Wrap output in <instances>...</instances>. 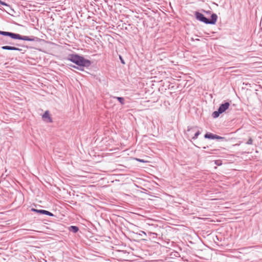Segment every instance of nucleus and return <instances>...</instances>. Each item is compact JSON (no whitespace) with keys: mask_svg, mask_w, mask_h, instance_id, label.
I'll return each instance as SVG.
<instances>
[{"mask_svg":"<svg viewBox=\"0 0 262 262\" xmlns=\"http://www.w3.org/2000/svg\"><path fill=\"white\" fill-rule=\"evenodd\" d=\"M0 35L4 36L9 37L10 38L15 40H22L29 41H37L38 38L37 37L33 36H23L18 33L11 32L3 31L0 30Z\"/></svg>","mask_w":262,"mask_h":262,"instance_id":"obj_2","label":"nucleus"},{"mask_svg":"<svg viewBox=\"0 0 262 262\" xmlns=\"http://www.w3.org/2000/svg\"><path fill=\"white\" fill-rule=\"evenodd\" d=\"M69 231L76 233H77L79 230V228L76 226H71L69 227Z\"/></svg>","mask_w":262,"mask_h":262,"instance_id":"obj_10","label":"nucleus"},{"mask_svg":"<svg viewBox=\"0 0 262 262\" xmlns=\"http://www.w3.org/2000/svg\"><path fill=\"white\" fill-rule=\"evenodd\" d=\"M42 118L46 120V122L51 123L52 122V119L50 116V113L48 111H46L42 116Z\"/></svg>","mask_w":262,"mask_h":262,"instance_id":"obj_8","label":"nucleus"},{"mask_svg":"<svg viewBox=\"0 0 262 262\" xmlns=\"http://www.w3.org/2000/svg\"><path fill=\"white\" fill-rule=\"evenodd\" d=\"M230 102L226 101L219 106L217 111H214L212 114V116L213 118H217L219 117L220 115L224 113L227 110L230 106Z\"/></svg>","mask_w":262,"mask_h":262,"instance_id":"obj_4","label":"nucleus"},{"mask_svg":"<svg viewBox=\"0 0 262 262\" xmlns=\"http://www.w3.org/2000/svg\"><path fill=\"white\" fill-rule=\"evenodd\" d=\"M204 138L206 139H212V140H213V139L223 140V139H225V138L223 137H221V136H218L215 134H212L211 133H209V132H207V133L205 134V135H204Z\"/></svg>","mask_w":262,"mask_h":262,"instance_id":"obj_5","label":"nucleus"},{"mask_svg":"<svg viewBox=\"0 0 262 262\" xmlns=\"http://www.w3.org/2000/svg\"><path fill=\"white\" fill-rule=\"evenodd\" d=\"M141 232H142V234H144L146 235V233H145V232L144 231H141Z\"/></svg>","mask_w":262,"mask_h":262,"instance_id":"obj_20","label":"nucleus"},{"mask_svg":"<svg viewBox=\"0 0 262 262\" xmlns=\"http://www.w3.org/2000/svg\"><path fill=\"white\" fill-rule=\"evenodd\" d=\"M137 160L139 161V162H144V160H142V159H137Z\"/></svg>","mask_w":262,"mask_h":262,"instance_id":"obj_19","label":"nucleus"},{"mask_svg":"<svg viewBox=\"0 0 262 262\" xmlns=\"http://www.w3.org/2000/svg\"><path fill=\"white\" fill-rule=\"evenodd\" d=\"M203 11L206 13V14H211V11H205V10H203Z\"/></svg>","mask_w":262,"mask_h":262,"instance_id":"obj_18","label":"nucleus"},{"mask_svg":"<svg viewBox=\"0 0 262 262\" xmlns=\"http://www.w3.org/2000/svg\"><path fill=\"white\" fill-rule=\"evenodd\" d=\"M197 128V126H188L187 131L190 133L195 132Z\"/></svg>","mask_w":262,"mask_h":262,"instance_id":"obj_12","label":"nucleus"},{"mask_svg":"<svg viewBox=\"0 0 262 262\" xmlns=\"http://www.w3.org/2000/svg\"><path fill=\"white\" fill-rule=\"evenodd\" d=\"M31 210L33 212H35L40 214H45L50 216H54V215L52 212L46 210L37 209L33 208H31Z\"/></svg>","mask_w":262,"mask_h":262,"instance_id":"obj_6","label":"nucleus"},{"mask_svg":"<svg viewBox=\"0 0 262 262\" xmlns=\"http://www.w3.org/2000/svg\"><path fill=\"white\" fill-rule=\"evenodd\" d=\"M0 4L3 6H9L6 3L2 1H0Z\"/></svg>","mask_w":262,"mask_h":262,"instance_id":"obj_16","label":"nucleus"},{"mask_svg":"<svg viewBox=\"0 0 262 262\" xmlns=\"http://www.w3.org/2000/svg\"><path fill=\"white\" fill-rule=\"evenodd\" d=\"M1 43L3 45H14V43L10 41V39L6 37L0 38Z\"/></svg>","mask_w":262,"mask_h":262,"instance_id":"obj_9","label":"nucleus"},{"mask_svg":"<svg viewBox=\"0 0 262 262\" xmlns=\"http://www.w3.org/2000/svg\"><path fill=\"white\" fill-rule=\"evenodd\" d=\"M119 59H120L121 62L122 64H125V61H124V59H123V57H122V56L119 55Z\"/></svg>","mask_w":262,"mask_h":262,"instance_id":"obj_15","label":"nucleus"},{"mask_svg":"<svg viewBox=\"0 0 262 262\" xmlns=\"http://www.w3.org/2000/svg\"><path fill=\"white\" fill-rule=\"evenodd\" d=\"M113 98L116 99L122 105L124 104V98L122 97L113 96Z\"/></svg>","mask_w":262,"mask_h":262,"instance_id":"obj_11","label":"nucleus"},{"mask_svg":"<svg viewBox=\"0 0 262 262\" xmlns=\"http://www.w3.org/2000/svg\"><path fill=\"white\" fill-rule=\"evenodd\" d=\"M201 132L198 130L195 132L194 136L192 137V140H195L198 138V136L201 134Z\"/></svg>","mask_w":262,"mask_h":262,"instance_id":"obj_13","label":"nucleus"},{"mask_svg":"<svg viewBox=\"0 0 262 262\" xmlns=\"http://www.w3.org/2000/svg\"><path fill=\"white\" fill-rule=\"evenodd\" d=\"M253 143V140L251 138H249L247 142H246L247 144L251 145Z\"/></svg>","mask_w":262,"mask_h":262,"instance_id":"obj_14","label":"nucleus"},{"mask_svg":"<svg viewBox=\"0 0 262 262\" xmlns=\"http://www.w3.org/2000/svg\"><path fill=\"white\" fill-rule=\"evenodd\" d=\"M67 60L75 63L77 66L72 64H69V67L75 68L77 70L83 71V68L89 67L92 62L85 59L83 56L78 54H70L67 57Z\"/></svg>","mask_w":262,"mask_h":262,"instance_id":"obj_1","label":"nucleus"},{"mask_svg":"<svg viewBox=\"0 0 262 262\" xmlns=\"http://www.w3.org/2000/svg\"><path fill=\"white\" fill-rule=\"evenodd\" d=\"M215 163L217 165H218V166H220V165H221V162H220V161H216L215 162Z\"/></svg>","mask_w":262,"mask_h":262,"instance_id":"obj_17","label":"nucleus"},{"mask_svg":"<svg viewBox=\"0 0 262 262\" xmlns=\"http://www.w3.org/2000/svg\"><path fill=\"white\" fill-rule=\"evenodd\" d=\"M194 16L197 20L205 24L215 25L217 19V15L215 13L211 14L210 18H207L203 14L199 11L194 12Z\"/></svg>","mask_w":262,"mask_h":262,"instance_id":"obj_3","label":"nucleus"},{"mask_svg":"<svg viewBox=\"0 0 262 262\" xmlns=\"http://www.w3.org/2000/svg\"><path fill=\"white\" fill-rule=\"evenodd\" d=\"M1 49L4 50H10V51H21L22 49L18 48L14 46H4L1 47Z\"/></svg>","mask_w":262,"mask_h":262,"instance_id":"obj_7","label":"nucleus"},{"mask_svg":"<svg viewBox=\"0 0 262 262\" xmlns=\"http://www.w3.org/2000/svg\"><path fill=\"white\" fill-rule=\"evenodd\" d=\"M16 46H19L20 45L19 44H16Z\"/></svg>","mask_w":262,"mask_h":262,"instance_id":"obj_21","label":"nucleus"}]
</instances>
